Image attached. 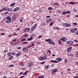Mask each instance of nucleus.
Returning <instances> with one entry per match:
<instances>
[{
    "instance_id": "nucleus-1",
    "label": "nucleus",
    "mask_w": 78,
    "mask_h": 78,
    "mask_svg": "<svg viewBox=\"0 0 78 78\" xmlns=\"http://www.w3.org/2000/svg\"><path fill=\"white\" fill-rule=\"evenodd\" d=\"M6 20L5 21L6 23H10L12 21L11 18L9 16H7L6 18Z\"/></svg>"
},
{
    "instance_id": "nucleus-2",
    "label": "nucleus",
    "mask_w": 78,
    "mask_h": 78,
    "mask_svg": "<svg viewBox=\"0 0 78 78\" xmlns=\"http://www.w3.org/2000/svg\"><path fill=\"white\" fill-rule=\"evenodd\" d=\"M28 50H29V49L27 48H23L22 49V51L24 52H27V51H28Z\"/></svg>"
},
{
    "instance_id": "nucleus-3",
    "label": "nucleus",
    "mask_w": 78,
    "mask_h": 78,
    "mask_svg": "<svg viewBox=\"0 0 78 78\" xmlns=\"http://www.w3.org/2000/svg\"><path fill=\"white\" fill-rule=\"evenodd\" d=\"M72 47H69L68 48L67 50V52H71V51H72Z\"/></svg>"
},
{
    "instance_id": "nucleus-4",
    "label": "nucleus",
    "mask_w": 78,
    "mask_h": 78,
    "mask_svg": "<svg viewBox=\"0 0 78 78\" xmlns=\"http://www.w3.org/2000/svg\"><path fill=\"white\" fill-rule=\"evenodd\" d=\"M20 10V8L19 7H16V8H15L13 9V11L14 12H16V11H18Z\"/></svg>"
},
{
    "instance_id": "nucleus-5",
    "label": "nucleus",
    "mask_w": 78,
    "mask_h": 78,
    "mask_svg": "<svg viewBox=\"0 0 78 78\" xmlns=\"http://www.w3.org/2000/svg\"><path fill=\"white\" fill-rule=\"evenodd\" d=\"M76 31H77V29L76 28H75L74 29H72L70 30V31L71 33H73Z\"/></svg>"
},
{
    "instance_id": "nucleus-6",
    "label": "nucleus",
    "mask_w": 78,
    "mask_h": 78,
    "mask_svg": "<svg viewBox=\"0 0 78 78\" xmlns=\"http://www.w3.org/2000/svg\"><path fill=\"white\" fill-rule=\"evenodd\" d=\"M45 41L48 42V43H49V44H52V43H51V41H52L51 39H46L45 40Z\"/></svg>"
},
{
    "instance_id": "nucleus-7",
    "label": "nucleus",
    "mask_w": 78,
    "mask_h": 78,
    "mask_svg": "<svg viewBox=\"0 0 78 78\" xmlns=\"http://www.w3.org/2000/svg\"><path fill=\"white\" fill-rule=\"evenodd\" d=\"M34 65V63L32 62H30L29 64L28 65V66L29 67H31L32 66H33Z\"/></svg>"
},
{
    "instance_id": "nucleus-8",
    "label": "nucleus",
    "mask_w": 78,
    "mask_h": 78,
    "mask_svg": "<svg viewBox=\"0 0 78 78\" xmlns=\"http://www.w3.org/2000/svg\"><path fill=\"white\" fill-rule=\"evenodd\" d=\"M56 61L57 63L58 62V61H62V58H57L56 59Z\"/></svg>"
},
{
    "instance_id": "nucleus-9",
    "label": "nucleus",
    "mask_w": 78,
    "mask_h": 78,
    "mask_svg": "<svg viewBox=\"0 0 78 78\" xmlns=\"http://www.w3.org/2000/svg\"><path fill=\"white\" fill-rule=\"evenodd\" d=\"M26 30H27V31H30V28H25L23 30V31H25Z\"/></svg>"
},
{
    "instance_id": "nucleus-10",
    "label": "nucleus",
    "mask_w": 78,
    "mask_h": 78,
    "mask_svg": "<svg viewBox=\"0 0 78 78\" xmlns=\"http://www.w3.org/2000/svg\"><path fill=\"white\" fill-rule=\"evenodd\" d=\"M61 40L63 41V42H66L67 41V39L65 37H62Z\"/></svg>"
},
{
    "instance_id": "nucleus-11",
    "label": "nucleus",
    "mask_w": 78,
    "mask_h": 78,
    "mask_svg": "<svg viewBox=\"0 0 78 78\" xmlns=\"http://www.w3.org/2000/svg\"><path fill=\"white\" fill-rule=\"evenodd\" d=\"M52 72L55 73L56 72H58V70H57V69L56 68L55 69H52Z\"/></svg>"
},
{
    "instance_id": "nucleus-12",
    "label": "nucleus",
    "mask_w": 78,
    "mask_h": 78,
    "mask_svg": "<svg viewBox=\"0 0 78 78\" xmlns=\"http://www.w3.org/2000/svg\"><path fill=\"white\" fill-rule=\"evenodd\" d=\"M67 43L69 44H73L74 42L72 41H67Z\"/></svg>"
},
{
    "instance_id": "nucleus-13",
    "label": "nucleus",
    "mask_w": 78,
    "mask_h": 78,
    "mask_svg": "<svg viewBox=\"0 0 78 78\" xmlns=\"http://www.w3.org/2000/svg\"><path fill=\"white\" fill-rule=\"evenodd\" d=\"M16 15H13V17H12V19L13 20H14L16 19Z\"/></svg>"
},
{
    "instance_id": "nucleus-14",
    "label": "nucleus",
    "mask_w": 78,
    "mask_h": 78,
    "mask_svg": "<svg viewBox=\"0 0 78 78\" xmlns=\"http://www.w3.org/2000/svg\"><path fill=\"white\" fill-rule=\"evenodd\" d=\"M50 67V66L48 65H47L46 66H45V69H48V68Z\"/></svg>"
},
{
    "instance_id": "nucleus-15",
    "label": "nucleus",
    "mask_w": 78,
    "mask_h": 78,
    "mask_svg": "<svg viewBox=\"0 0 78 78\" xmlns=\"http://www.w3.org/2000/svg\"><path fill=\"white\" fill-rule=\"evenodd\" d=\"M53 8H52V7H50L48 8V11H50V10H53Z\"/></svg>"
},
{
    "instance_id": "nucleus-16",
    "label": "nucleus",
    "mask_w": 78,
    "mask_h": 78,
    "mask_svg": "<svg viewBox=\"0 0 78 78\" xmlns=\"http://www.w3.org/2000/svg\"><path fill=\"white\" fill-rule=\"evenodd\" d=\"M7 55L9 57H10V56H11V52H8L7 54Z\"/></svg>"
},
{
    "instance_id": "nucleus-17",
    "label": "nucleus",
    "mask_w": 78,
    "mask_h": 78,
    "mask_svg": "<svg viewBox=\"0 0 78 78\" xmlns=\"http://www.w3.org/2000/svg\"><path fill=\"white\" fill-rule=\"evenodd\" d=\"M52 19H48L47 20V23H49V22H51V21L52 20Z\"/></svg>"
},
{
    "instance_id": "nucleus-18",
    "label": "nucleus",
    "mask_w": 78,
    "mask_h": 78,
    "mask_svg": "<svg viewBox=\"0 0 78 78\" xmlns=\"http://www.w3.org/2000/svg\"><path fill=\"white\" fill-rule=\"evenodd\" d=\"M73 54L72 53H71L70 54H69L67 55V56H73Z\"/></svg>"
},
{
    "instance_id": "nucleus-19",
    "label": "nucleus",
    "mask_w": 78,
    "mask_h": 78,
    "mask_svg": "<svg viewBox=\"0 0 78 78\" xmlns=\"http://www.w3.org/2000/svg\"><path fill=\"white\" fill-rule=\"evenodd\" d=\"M35 27H34L32 26L31 28V31L33 32V31H34V29H35Z\"/></svg>"
},
{
    "instance_id": "nucleus-20",
    "label": "nucleus",
    "mask_w": 78,
    "mask_h": 78,
    "mask_svg": "<svg viewBox=\"0 0 78 78\" xmlns=\"http://www.w3.org/2000/svg\"><path fill=\"white\" fill-rule=\"evenodd\" d=\"M63 27H67V23H64L63 24Z\"/></svg>"
},
{
    "instance_id": "nucleus-21",
    "label": "nucleus",
    "mask_w": 78,
    "mask_h": 78,
    "mask_svg": "<svg viewBox=\"0 0 78 78\" xmlns=\"http://www.w3.org/2000/svg\"><path fill=\"white\" fill-rule=\"evenodd\" d=\"M72 26V25L70 23H67V27H70Z\"/></svg>"
},
{
    "instance_id": "nucleus-22",
    "label": "nucleus",
    "mask_w": 78,
    "mask_h": 78,
    "mask_svg": "<svg viewBox=\"0 0 78 78\" xmlns=\"http://www.w3.org/2000/svg\"><path fill=\"white\" fill-rule=\"evenodd\" d=\"M13 58H14V57L13 56H11L9 58V60H11V59H12Z\"/></svg>"
},
{
    "instance_id": "nucleus-23",
    "label": "nucleus",
    "mask_w": 78,
    "mask_h": 78,
    "mask_svg": "<svg viewBox=\"0 0 78 78\" xmlns=\"http://www.w3.org/2000/svg\"><path fill=\"white\" fill-rule=\"evenodd\" d=\"M66 11H63V12L62 13V14L63 15H65V14H66Z\"/></svg>"
},
{
    "instance_id": "nucleus-24",
    "label": "nucleus",
    "mask_w": 78,
    "mask_h": 78,
    "mask_svg": "<svg viewBox=\"0 0 78 78\" xmlns=\"http://www.w3.org/2000/svg\"><path fill=\"white\" fill-rule=\"evenodd\" d=\"M16 5V3H12V4L10 5V6H14Z\"/></svg>"
},
{
    "instance_id": "nucleus-25",
    "label": "nucleus",
    "mask_w": 78,
    "mask_h": 78,
    "mask_svg": "<svg viewBox=\"0 0 78 78\" xmlns=\"http://www.w3.org/2000/svg\"><path fill=\"white\" fill-rule=\"evenodd\" d=\"M53 22H51L49 24V27H51V26H52V25H53Z\"/></svg>"
},
{
    "instance_id": "nucleus-26",
    "label": "nucleus",
    "mask_w": 78,
    "mask_h": 78,
    "mask_svg": "<svg viewBox=\"0 0 78 78\" xmlns=\"http://www.w3.org/2000/svg\"><path fill=\"white\" fill-rule=\"evenodd\" d=\"M50 62H55V63H57V62H56V60H55V61L54 60H51Z\"/></svg>"
},
{
    "instance_id": "nucleus-27",
    "label": "nucleus",
    "mask_w": 78,
    "mask_h": 78,
    "mask_svg": "<svg viewBox=\"0 0 78 78\" xmlns=\"http://www.w3.org/2000/svg\"><path fill=\"white\" fill-rule=\"evenodd\" d=\"M33 38L31 37H30L29 38H28L27 41H31V40H32L33 39Z\"/></svg>"
},
{
    "instance_id": "nucleus-28",
    "label": "nucleus",
    "mask_w": 78,
    "mask_h": 78,
    "mask_svg": "<svg viewBox=\"0 0 78 78\" xmlns=\"http://www.w3.org/2000/svg\"><path fill=\"white\" fill-rule=\"evenodd\" d=\"M69 4H70L71 5H75V3L73 2H70L69 3Z\"/></svg>"
},
{
    "instance_id": "nucleus-29",
    "label": "nucleus",
    "mask_w": 78,
    "mask_h": 78,
    "mask_svg": "<svg viewBox=\"0 0 78 78\" xmlns=\"http://www.w3.org/2000/svg\"><path fill=\"white\" fill-rule=\"evenodd\" d=\"M38 78H44V76H39Z\"/></svg>"
},
{
    "instance_id": "nucleus-30",
    "label": "nucleus",
    "mask_w": 78,
    "mask_h": 78,
    "mask_svg": "<svg viewBox=\"0 0 78 78\" xmlns=\"http://www.w3.org/2000/svg\"><path fill=\"white\" fill-rule=\"evenodd\" d=\"M14 65H9L8 67H14Z\"/></svg>"
},
{
    "instance_id": "nucleus-31",
    "label": "nucleus",
    "mask_w": 78,
    "mask_h": 78,
    "mask_svg": "<svg viewBox=\"0 0 78 78\" xmlns=\"http://www.w3.org/2000/svg\"><path fill=\"white\" fill-rule=\"evenodd\" d=\"M39 59L41 61H42V60H43V57H40L39 58Z\"/></svg>"
},
{
    "instance_id": "nucleus-32",
    "label": "nucleus",
    "mask_w": 78,
    "mask_h": 78,
    "mask_svg": "<svg viewBox=\"0 0 78 78\" xmlns=\"http://www.w3.org/2000/svg\"><path fill=\"white\" fill-rule=\"evenodd\" d=\"M66 12V14H70V10L67 11Z\"/></svg>"
},
{
    "instance_id": "nucleus-33",
    "label": "nucleus",
    "mask_w": 78,
    "mask_h": 78,
    "mask_svg": "<svg viewBox=\"0 0 78 78\" xmlns=\"http://www.w3.org/2000/svg\"><path fill=\"white\" fill-rule=\"evenodd\" d=\"M47 58V56H45L44 57H43V60H44V59H46Z\"/></svg>"
},
{
    "instance_id": "nucleus-34",
    "label": "nucleus",
    "mask_w": 78,
    "mask_h": 78,
    "mask_svg": "<svg viewBox=\"0 0 78 78\" xmlns=\"http://www.w3.org/2000/svg\"><path fill=\"white\" fill-rule=\"evenodd\" d=\"M54 5H59V4H58V3H57V2H56V3H54Z\"/></svg>"
},
{
    "instance_id": "nucleus-35",
    "label": "nucleus",
    "mask_w": 78,
    "mask_h": 78,
    "mask_svg": "<svg viewBox=\"0 0 78 78\" xmlns=\"http://www.w3.org/2000/svg\"><path fill=\"white\" fill-rule=\"evenodd\" d=\"M16 53L15 52H12L11 53V54L12 55H16Z\"/></svg>"
},
{
    "instance_id": "nucleus-36",
    "label": "nucleus",
    "mask_w": 78,
    "mask_h": 78,
    "mask_svg": "<svg viewBox=\"0 0 78 78\" xmlns=\"http://www.w3.org/2000/svg\"><path fill=\"white\" fill-rule=\"evenodd\" d=\"M16 48L18 50H19V49H22V47H17Z\"/></svg>"
},
{
    "instance_id": "nucleus-37",
    "label": "nucleus",
    "mask_w": 78,
    "mask_h": 78,
    "mask_svg": "<svg viewBox=\"0 0 78 78\" xmlns=\"http://www.w3.org/2000/svg\"><path fill=\"white\" fill-rule=\"evenodd\" d=\"M73 23L74 24V26H76L77 25V23Z\"/></svg>"
},
{
    "instance_id": "nucleus-38",
    "label": "nucleus",
    "mask_w": 78,
    "mask_h": 78,
    "mask_svg": "<svg viewBox=\"0 0 78 78\" xmlns=\"http://www.w3.org/2000/svg\"><path fill=\"white\" fill-rule=\"evenodd\" d=\"M51 42L52 44V45H55V42H53L52 41H51Z\"/></svg>"
},
{
    "instance_id": "nucleus-39",
    "label": "nucleus",
    "mask_w": 78,
    "mask_h": 78,
    "mask_svg": "<svg viewBox=\"0 0 78 78\" xmlns=\"http://www.w3.org/2000/svg\"><path fill=\"white\" fill-rule=\"evenodd\" d=\"M42 25L43 26H45V25H47V23H43Z\"/></svg>"
},
{
    "instance_id": "nucleus-40",
    "label": "nucleus",
    "mask_w": 78,
    "mask_h": 78,
    "mask_svg": "<svg viewBox=\"0 0 78 78\" xmlns=\"http://www.w3.org/2000/svg\"><path fill=\"white\" fill-rule=\"evenodd\" d=\"M27 72H28V71H26V72H25V73L23 74V75H25L27 74Z\"/></svg>"
},
{
    "instance_id": "nucleus-41",
    "label": "nucleus",
    "mask_w": 78,
    "mask_h": 78,
    "mask_svg": "<svg viewBox=\"0 0 78 78\" xmlns=\"http://www.w3.org/2000/svg\"><path fill=\"white\" fill-rule=\"evenodd\" d=\"M76 57H78V51L76 53Z\"/></svg>"
},
{
    "instance_id": "nucleus-42",
    "label": "nucleus",
    "mask_w": 78,
    "mask_h": 78,
    "mask_svg": "<svg viewBox=\"0 0 78 78\" xmlns=\"http://www.w3.org/2000/svg\"><path fill=\"white\" fill-rule=\"evenodd\" d=\"M52 75H55V73L52 71Z\"/></svg>"
},
{
    "instance_id": "nucleus-43",
    "label": "nucleus",
    "mask_w": 78,
    "mask_h": 78,
    "mask_svg": "<svg viewBox=\"0 0 78 78\" xmlns=\"http://www.w3.org/2000/svg\"><path fill=\"white\" fill-rule=\"evenodd\" d=\"M16 55L17 56H20V54L19 53H18L16 54Z\"/></svg>"
},
{
    "instance_id": "nucleus-44",
    "label": "nucleus",
    "mask_w": 78,
    "mask_h": 78,
    "mask_svg": "<svg viewBox=\"0 0 78 78\" xmlns=\"http://www.w3.org/2000/svg\"><path fill=\"white\" fill-rule=\"evenodd\" d=\"M36 25H37V24H35L34 26L33 27H35V28H36Z\"/></svg>"
},
{
    "instance_id": "nucleus-45",
    "label": "nucleus",
    "mask_w": 78,
    "mask_h": 78,
    "mask_svg": "<svg viewBox=\"0 0 78 78\" xmlns=\"http://www.w3.org/2000/svg\"><path fill=\"white\" fill-rule=\"evenodd\" d=\"M22 44H28V42L25 41L23 42H22Z\"/></svg>"
},
{
    "instance_id": "nucleus-46",
    "label": "nucleus",
    "mask_w": 78,
    "mask_h": 78,
    "mask_svg": "<svg viewBox=\"0 0 78 78\" xmlns=\"http://www.w3.org/2000/svg\"><path fill=\"white\" fill-rule=\"evenodd\" d=\"M11 9L10 8L8 9V11L9 12H11Z\"/></svg>"
},
{
    "instance_id": "nucleus-47",
    "label": "nucleus",
    "mask_w": 78,
    "mask_h": 78,
    "mask_svg": "<svg viewBox=\"0 0 78 78\" xmlns=\"http://www.w3.org/2000/svg\"><path fill=\"white\" fill-rule=\"evenodd\" d=\"M5 35V33H2L0 35Z\"/></svg>"
},
{
    "instance_id": "nucleus-48",
    "label": "nucleus",
    "mask_w": 78,
    "mask_h": 78,
    "mask_svg": "<svg viewBox=\"0 0 78 78\" xmlns=\"http://www.w3.org/2000/svg\"><path fill=\"white\" fill-rule=\"evenodd\" d=\"M26 40V39L25 38H24V39H22L21 40L22 42H23L24 41H25Z\"/></svg>"
},
{
    "instance_id": "nucleus-49",
    "label": "nucleus",
    "mask_w": 78,
    "mask_h": 78,
    "mask_svg": "<svg viewBox=\"0 0 78 78\" xmlns=\"http://www.w3.org/2000/svg\"><path fill=\"white\" fill-rule=\"evenodd\" d=\"M75 34L77 35H78V31L75 32Z\"/></svg>"
},
{
    "instance_id": "nucleus-50",
    "label": "nucleus",
    "mask_w": 78,
    "mask_h": 78,
    "mask_svg": "<svg viewBox=\"0 0 78 78\" xmlns=\"http://www.w3.org/2000/svg\"><path fill=\"white\" fill-rule=\"evenodd\" d=\"M36 36V35H34V34H32V37H34V36Z\"/></svg>"
},
{
    "instance_id": "nucleus-51",
    "label": "nucleus",
    "mask_w": 78,
    "mask_h": 78,
    "mask_svg": "<svg viewBox=\"0 0 78 78\" xmlns=\"http://www.w3.org/2000/svg\"><path fill=\"white\" fill-rule=\"evenodd\" d=\"M6 8V7L4 8H4H2V9H3L4 11H5Z\"/></svg>"
},
{
    "instance_id": "nucleus-52",
    "label": "nucleus",
    "mask_w": 78,
    "mask_h": 78,
    "mask_svg": "<svg viewBox=\"0 0 78 78\" xmlns=\"http://www.w3.org/2000/svg\"><path fill=\"white\" fill-rule=\"evenodd\" d=\"M74 42H78V41L76 40H74Z\"/></svg>"
},
{
    "instance_id": "nucleus-53",
    "label": "nucleus",
    "mask_w": 78,
    "mask_h": 78,
    "mask_svg": "<svg viewBox=\"0 0 78 78\" xmlns=\"http://www.w3.org/2000/svg\"><path fill=\"white\" fill-rule=\"evenodd\" d=\"M65 62H66V63H67V59H65Z\"/></svg>"
},
{
    "instance_id": "nucleus-54",
    "label": "nucleus",
    "mask_w": 78,
    "mask_h": 78,
    "mask_svg": "<svg viewBox=\"0 0 78 78\" xmlns=\"http://www.w3.org/2000/svg\"><path fill=\"white\" fill-rule=\"evenodd\" d=\"M57 12H58V13H61V11L60 10H58Z\"/></svg>"
},
{
    "instance_id": "nucleus-55",
    "label": "nucleus",
    "mask_w": 78,
    "mask_h": 78,
    "mask_svg": "<svg viewBox=\"0 0 78 78\" xmlns=\"http://www.w3.org/2000/svg\"><path fill=\"white\" fill-rule=\"evenodd\" d=\"M41 37H42V35H40L38 37V38H41Z\"/></svg>"
},
{
    "instance_id": "nucleus-56",
    "label": "nucleus",
    "mask_w": 78,
    "mask_h": 78,
    "mask_svg": "<svg viewBox=\"0 0 78 78\" xmlns=\"http://www.w3.org/2000/svg\"><path fill=\"white\" fill-rule=\"evenodd\" d=\"M34 44H32V45L30 46V47H33V46H34Z\"/></svg>"
},
{
    "instance_id": "nucleus-57",
    "label": "nucleus",
    "mask_w": 78,
    "mask_h": 78,
    "mask_svg": "<svg viewBox=\"0 0 78 78\" xmlns=\"http://www.w3.org/2000/svg\"><path fill=\"white\" fill-rule=\"evenodd\" d=\"M45 62H42L41 63V64H44V63H45Z\"/></svg>"
},
{
    "instance_id": "nucleus-58",
    "label": "nucleus",
    "mask_w": 78,
    "mask_h": 78,
    "mask_svg": "<svg viewBox=\"0 0 78 78\" xmlns=\"http://www.w3.org/2000/svg\"><path fill=\"white\" fill-rule=\"evenodd\" d=\"M5 11H8V9H6L5 8Z\"/></svg>"
},
{
    "instance_id": "nucleus-59",
    "label": "nucleus",
    "mask_w": 78,
    "mask_h": 78,
    "mask_svg": "<svg viewBox=\"0 0 78 78\" xmlns=\"http://www.w3.org/2000/svg\"><path fill=\"white\" fill-rule=\"evenodd\" d=\"M41 43V42H37V44H40Z\"/></svg>"
},
{
    "instance_id": "nucleus-60",
    "label": "nucleus",
    "mask_w": 78,
    "mask_h": 78,
    "mask_svg": "<svg viewBox=\"0 0 78 78\" xmlns=\"http://www.w3.org/2000/svg\"><path fill=\"white\" fill-rule=\"evenodd\" d=\"M24 77H25V76H21L20 78H24Z\"/></svg>"
},
{
    "instance_id": "nucleus-61",
    "label": "nucleus",
    "mask_w": 78,
    "mask_h": 78,
    "mask_svg": "<svg viewBox=\"0 0 78 78\" xmlns=\"http://www.w3.org/2000/svg\"><path fill=\"white\" fill-rule=\"evenodd\" d=\"M48 52L49 53H51V51L50 50H48Z\"/></svg>"
},
{
    "instance_id": "nucleus-62",
    "label": "nucleus",
    "mask_w": 78,
    "mask_h": 78,
    "mask_svg": "<svg viewBox=\"0 0 78 78\" xmlns=\"http://www.w3.org/2000/svg\"><path fill=\"white\" fill-rule=\"evenodd\" d=\"M0 31H1V32H2V31H3V29H0Z\"/></svg>"
},
{
    "instance_id": "nucleus-63",
    "label": "nucleus",
    "mask_w": 78,
    "mask_h": 78,
    "mask_svg": "<svg viewBox=\"0 0 78 78\" xmlns=\"http://www.w3.org/2000/svg\"><path fill=\"white\" fill-rule=\"evenodd\" d=\"M27 34H25L24 36V37H27Z\"/></svg>"
},
{
    "instance_id": "nucleus-64",
    "label": "nucleus",
    "mask_w": 78,
    "mask_h": 78,
    "mask_svg": "<svg viewBox=\"0 0 78 78\" xmlns=\"http://www.w3.org/2000/svg\"><path fill=\"white\" fill-rule=\"evenodd\" d=\"M78 78V76H75L74 77V78Z\"/></svg>"
}]
</instances>
